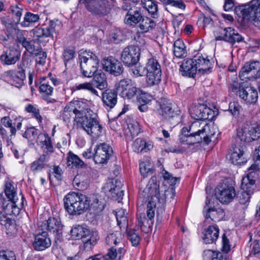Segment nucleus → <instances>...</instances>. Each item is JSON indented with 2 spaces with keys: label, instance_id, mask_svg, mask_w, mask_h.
I'll use <instances>...</instances> for the list:
<instances>
[{
  "label": "nucleus",
  "instance_id": "obj_62",
  "mask_svg": "<svg viewBox=\"0 0 260 260\" xmlns=\"http://www.w3.org/2000/svg\"><path fill=\"white\" fill-rule=\"evenodd\" d=\"M40 146L45 153H52L54 152V148L50 137L48 138V140L47 139Z\"/></svg>",
  "mask_w": 260,
  "mask_h": 260
},
{
  "label": "nucleus",
  "instance_id": "obj_18",
  "mask_svg": "<svg viewBox=\"0 0 260 260\" xmlns=\"http://www.w3.org/2000/svg\"><path fill=\"white\" fill-rule=\"evenodd\" d=\"M234 187L225 183L219 184L215 189V196L221 203H229L232 202L236 196Z\"/></svg>",
  "mask_w": 260,
  "mask_h": 260
},
{
  "label": "nucleus",
  "instance_id": "obj_54",
  "mask_svg": "<svg viewBox=\"0 0 260 260\" xmlns=\"http://www.w3.org/2000/svg\"><path fill=\"white\" fill-rule=\"evenodd\" d=\"M110 39L111 42L118 44L124 39V37L120 30L115 29L111 32Z\"/></svg>",
  "mask_w": 260,
  "mask_h": 260
},
{
  "label": "nucleus",
  "instance_id": "obj_19",
  "mask_svg": "<svg viewBox=\"0 0 260 260\" xmlns=\"http://www.w3.org/2000/svg\"><path fill=\"white\" fill-rule=\"evenodd\" d=\"M101 63L103 70L111 75L118 76L123 72V67L121 62L115 57L110 56L102 60Z\"/></svg>",
  "mask_w": 260,
  "mask_h": 260
},
{
  "label": "nucleus",
  "instance_id": "obj_50",
  "mask_svg": "<svg viewBox=\"0 0 260 260\" xmlns=\"http://www.w3.org/2000/svg\"><path fill=\"white\" fill-rule=\"evenodd\" d=\"M40 19L39 15L26 12L24 15V20L20 24L23 27H28L38 22Z\"/></svg>",
  "mask_w": 260,
  "mask_h": 260
},
{
  "label": "nucleus",
  "instance_id": "obj_46",
  "mask_svg": "<svg viewBox=\"0 0 260 260\" xmlns=\"http://www.w3.org/2000/svg\"><path fill=\"white\" fill-rule=\"evenodd\" d=\"M48 158L46 154H43L38 159L31 163V170L34 172L42 171L46 165Z\"/></svg>",
  "mask_w": 260,
  "mask_h": 260
},
{
  "label": "nucleus",
  "instance_id": "obj_40",
  "mask_svg": "<svg viewBox=\"0 0 260 260\" xmlns=\"http://www.w3.org/2000/svg\"><path fill=\"white\" fill-rule=\"evenodd\" d=\"M246 85L247 84L245 82L242 81L241 79L236 78L232 80L229 86V90L240 98V95L246 88Z\"/></svg>",
  "mask_w": 260,
  "mask_h": 260
},
{
  "label": "nucleus",
  "instance_id": "obj_31",
  "mask_svg": "<svg viewBox=\"0 0 260 260\" xmlns=\"http://www.w3.org/2000/svg\"><path fill=\"white\" fill-rule=\"evenodd\" d=\"M219 229L215 224L209 225L203 233V240L206 244H211L215 242L219 237Z\"/></svg>",
  "mask_w": 260,
  "mask_h": 260
},
{
  "label": "nucleus",
  "instance_id": "obj_6",
  "mask_svg": "<svg viewBox=\"0 0 260 260\" xmlns=\"http://www.w3.org/2000/svg\"><path fill=\"white\" fill-rule=\"evenodd\" d=\"M235 11L242 20L260 22V0H252L247 5L236 7Z\"/></svg>",
  "mask_w": 260,
  "mask_h": 260
},
{
  "label": "nucleus",
  "instance_id": "obj_8",
  "mask_svg": "<svg viewBox=\"0 0 260 260\" xmlns=\"http://www.w3.org/2000/svg\"><path fill=\"white\" fill-rule=\"evenodd\" d=\"M107 87L108 83L106 76L104 73H100L95 75L91 81L76 85L73 88L74 90L86 89L92 94L96 96H99L95 88L100 90H104L106 89Z\"/></svg>",
  "mask_w": 260,
  "mask_h": 260
},
{
  "label": "nucleus",
  "instance_id": "obj_58",
  "mask_svg": "<svg viewBox=\"0 0 260 260\" xmlns=\"http://www.w3.org/2000/svg\"><path fill=\"white\" fill-rule=\"evenodd\" d=\"M127 129L132 137L137 136L140 131L139 124L136 121H133L127 124Z\"/></svg>",
  "mask_w": 260,
  "mask_h": 260
},
{
  "label": "nucleus",
  "instance_id": "obj_48",
  "mask_svg": "<svg viewBox=\"0 0 260 260\" xmlns=\"http://www.w3.org/2000/svg\"><path fill=\"white\" fill-rule=\"evenodd\" d=\"M72 237L76 239H81L82 240L86 235L89 233V229L78 225L74 226L70 231Z\"/></svg>",
  "mask_w": 260,
  "mask_h": 260
},
{
  "label": "nucleus",
  "instance_id": "obj_24",
  "mask_svg": "<svg viewBox=\"0 0 260 260\" xmlns=\"http://www.w3.org/2000/svg\"><path fill=\"white\" fill-rule=\"evenodd\" d=\"M192 59L199 73L203 74L211 72L210 70L213 67V61L207 54L198 53Z\"/></svg>",
  "mask_w": 260,
  "mask_h": 260
},
{
  "label": "nucleus",
  "instance_id": "obj_59",
  "mask_svg": "<svg viewBox=\"0 0 260 260\" xmlns=\"http://www.w3.org/2000/svg\"><path fill=\"white\" fill-rule=\"evenodd\" d=\"M39 135L38 130L34 127L28 128L23 134V137L29 140L30 141H33L36 139L37 136Z\"/></svg>",
  "mask_w": 260,
  "mask_h": 260
},
{
  "label": "nucleus",
  "instance_id": "obj_17",
  "mask_svg": "<svg viewBox=\"0 0 260 260\" xmlns=\"http://www.w3.org/2000/svg\"><path fill=\"white\" fill-rule=\"evenodd\" d=\"M191 117L197 120H211L213 111L209 108L202 104L192 105L189 109Z\"/></svg>",
  "mask_w": 260,
  "mask_h": 260
},
{
  "label": "nucleus",
  "instance_id": "obj_30",
  "mask_svg": "<svg viewBox=\"0 0 260 260\" xmlns=\"http://www.w3.org/2000/svg\"><path fill=\"white\" fill-rule=\"evenodd\" d=\"M179 70L183 76L193 77L197 72V67L192 58L186 59L182 61Z\"/></svg>",
  "mask_w": 260,
  "mask_h": 260
},
{
  "label": "nucleus",
  "instance_id": "obj_64",
  "mask_svg": "<svg viewBox=\"0 0 260 260\" xmlns=\"http://www.w3.org/2000/svg\"><path fill=\"white\" fill-rule=\"evenodd\" d=\"M0 260H16L15 253L12 251H0Z\"/></svg>",
  "mask_w": 260,
  "mask_h": 260
},
{
  "label": "nucleus",
  "instance_id": "obj_53",
  "mask_svg": "<svg viewBox=\"0 0 260 260\" xmlns=\"http://www.w3.org/2000/svg\"><path fill=\"white\" fill-rule=\"evenodd\" d=\"M253 159L257 165L252 164L248 170L249 171L252 172V174H255L256 173L254 171L258 168L257 166L260 165V146L255 149Z\"/></svg>",
  "mask_w": 260,
  "mask_h": 260
},
{
  "label": "nucleus",
  "instance_id": "obj_56",
  "mask_svg": "<svg viewBox=\"0 0 260 260\" xmlns=\"http://www.w3.org/2000/svg\"><path fill=\"white\" fill-rule=\"evenodd\" d=\"M105 204L102 201H100L96 197L92 198V202L90 203V208H92L96 212L102 211L105 208Z\"/></svg>",
  "mask_w": 260,
  "mask_h": 260
},
{
  "label": "nucleus",
  "instance_id": "obj_9",
  "mask_svg": "<svg viewBox=\"0 0 260 260\" xmlns=\"http://www.w3.org/2000/svg\"><path fill=\"white\" fill-rule=\"evenodd\" d=\"M252 172H250L242 180L241 188L242 191L238 194V198L240 204L247 207L249 203L251 194L255 188V181L252 178Z\"/></svg>",
  "mask_w": 260,
  "mask_h": 260
},
{
  "label": "nucleus",
  "instance_id": "obj_12",
  "mask_svg": "<svg viewBox=\"0 0 260 260\" xmlns=\"http://www.w3.org/2000/svg\"><path fill=\"white\" fill-rule=\"evenodd\" d=\"M63 225L59 219L54 217L38 223V229L42 231H47L52 233L55 239L60 240L62 237Z\"/></svg>",
  "mask_w": 260,
  "mask_h": 260
},
{
  "label": "nucleus",
  "instance_id": "obj_7",
  "mask_svg": "<svg viewBox=\"0 0 260 260\" xmlns=\"http://www.w3.org/2000/svg\"><path fill=\"white\" fill-rule=\"evenodd\" d=\"M86 9L93 16L103 17L107 15L111 10L108 0H80Z\"/></svg>",
  "mask_w": 260,
  "mask_h": 260
},
{
  "label": "nucleus",
  "instance_id": "obj_4",
  "mask_svg": "<svg viewBox=\"0 0 260 260\" xmlns=\"http://www.w3.org/2000/svg\"><path fill=\"white\" fill-rule=\"evenodd\" d=\"M106 243L110 248L103 256L104 260H121L126 251L121 232L115 231L109 234L106 238Z\"/></svg>",
  "mask_w": 260,
  "mask_h": 260
},
{
  "label": "nucleus",
  "instance_id": "obj_49",
  "mask_svg": "<svg viewBox=\"0 0 260 260\" xmlns=\"http://www.w3.org/2000/svg\"><path fill=\"white\" fill-rule=\"evenodd\" d=\"M126 210L120 209L115 211V215L117 219V224L120 229L122 227L127 228L128 224V220L127 217Z\"/></svg>",
  "mask_w": 260,
  "mask_h": 260
},
{
  "label": "nucleus",
  "instance_id": "obj_29",
  "mask_svg": "<svg viewBox=\"0 0 260 260\" xmlns=\"http://www.w3.org/2000/svg\"><path fill=\"white\" fill-rule=\"evenodd\" d=\"M198 126V123H193L190 126V134L186 137H180L179 140L181 143H186L188 145H193L202 142V138L200 137L198 130L196 131V127Z\"/></svg>",
  "mask_w": 260,
  "mask_h": 260
},
{
  "label": "nucleus",
  "instance_id": "obj_25",
  "mask_svg": "<svg viewBox=\"0 0 260 260\" xmlns=\"http://www.w3.org/2000/svg\"><path fill=\"white\" fill-rule=\"evenodd\" d=\"M21 56V52L14 47H9L3 51L0 56V61L4 65L14 64Z\"/></svg>",
  "mask_w": 260,
  "mask_h": 260
},
{
  "label": "nucleus",
  "instance_id": "obj_32",
  "mask_svg": "<svg viewBox=\"0 0 260 260\" xmlns=\"http://www.w3.org/2000/svg\"><path fill=\"white\" fill-rule=\"evenodd\" d=\"M117 93L114 89H107L102 93V101L105 106L113 108L117 103Z\"/></svg>",
  "mask_w": 260,
  "mask_h": 260
},
{
  "label": "nucleus",
  "instance_id": "obj_36",
  "mask_svg": "<svg viewBox=\"0 0 260 260\" xmlns=\"http://www.w3.org/2000/svg\"><path fill=\"white\" fill-rule=\"evenodd\" d=\"M158 2L155 0H141V4L148 12L153 18H157L159 14L158 12Z\"/></svg>",
  "mask_w": 260,
  "mask_h": 260
},
{
  "label": "nucleus",
  "instance_id": "obj_37",
  "mask_svg": "<svg viewBox=\"0 0 260 260\" xmlns=\"http://www.w3.org/2000/svg\"><path fill=\"white\" fill-rule=\"evenodd\" d=\"M83 237L82 240L84 243V248L86 250H90L96 244L99 240V236L97 232H90Z\"/></svg>",
  "mask_w": 260,
  "mask_h": 260
},
{
  "label": "nucleus",
  "instance_id": "obj_55",
  "mask_svg": "<svg viewBox=\"0 0 260 260\" xmlns=\"http://www.w3.org/2000/svg\"><path fill=\"white\" fill-rule=\"evenodd\" d=\"M127 237L134 246H137L139 245L140 237L138 233L135 230H129L127 231Z\"/></svg>",
  "mask_w": 260,
  "mask_h": 260
},
{
  "label": "nucleus",
  "instance_id": "obj_27",
  "mask_svg": "<svg viewBox=\"0 0 260 260\" xmlns=\"http://www.w3.org/2000/svg\"><path fill=\"white\" fill-rule=\"evenodd\" d=\"M123 186L122 182L117 179H113L107 184V194L114 200H121L124 194L121 188Z\"/></svg>",
  "mask_w": 260,
  "mask_h": 260
},
{
  "label": "nucleus",
  "instance_id": "obj_35",
  "mask_svg": "<svg viewBox=\"0 0 260 260\" xmlns=\"http://www.w3.org/2000/svg\"><path fill=\"white\" fill-rule=\"evenodd\" d=\"M258 92L253 87L247 86L243 93L240 95V98L247 104H254L258 99Z\"/></svg>",
  "mask_w": 260,
  "mask_h": 260
},
{
  "label": "nucleus",
  "instance_id": "obj_52",
  "mask_svg": "<svg viewBox=\"0 0 260 260\" xmlns=\"http://www.w3.org/2000/svg\"><path fill=\"white\" fill-rule=\"evenodd\" d=\"M40 92L46 96L50 95L52 94L53 88L47 81L46 82L45 79L40 82V85L39 87Z\"/></svg>",
  "mask_w": 260,
  "mask_h": 260
},
{
  "label": "nucleus",
  "instance_id": "obj_42",
  "mask_svg": "<svg viewBox=\"0 0 260 260\" xmlns=\"http://www.w3.org/2000/svg\"><path fill=\"white\" fill-rule=\"evenodd\" d=\"M152 148L153 145L151 142H146L145 140L141 138L136 139L133 144V150L137 153L147 152Z\"/></svg>",
  "mask_w": 260,
  "mask_h": 260
},
{
  "label": "nucleus",
  "instance_id": "obj_20",
  "mask_svg": "<svg viewBox=\"0 0 260 260\" xmlns=\"http://www.w3.org/2000/svg\"><path fill=\"white\" fill-rule=\"evenodd\" d=\"M112 154L113 149L109 144L101 143L94 148L93 160L95 164H106Z\"/></svg>",
  "mask_w": 260,
  "mask_h": 260
},
{
  "label": "nucleus",
  "instance_id": "obj_13",
  "mask_svg": "<svg viewBox=\"0 0 260 260\" xmlns=\"http://www.w3.org/2000/svg\"><path fill=\"white\" fill-rule=\"evenodd\" d=\"M60 25L57 21L51 20L48 25L42 27H36L32 30L33 37L39 41H42L43 39L51 37L54 35H56L59 31Z\"/></svg>",
  "mask_w": 260,
  "mask_h": 260
},
{
  "label": "nucleus",
  "instance_id": "obj_38",
  "mask_svg": "<svg viewBox=\"0 0 260 260\" xmlns=\"http://www.w3.org/2000/svg\"><path fill=\"white\" fill-rule=\"evenodd\" d=\"M202 140H203L206 144H208L212 141V138L215 134L213 126L209 124L205 125L201 129H198Z\"/></svg>",
  "mask_w": 260,
  "mask_h": 260
},
{
  "label": "nucleus",
  "instance_id": "obj_60",
  "mask_svg": "<svg viewBox=\"0 0 260 260\" xmlns=\"http://www.w3.org/2000/svg\"><path fill=\"white\" fill-rule=\"evenodd\" d=\"M1 123L5 127H9L10 128L11 136H15L16 132V128L13 126L12 120L8 116H5L2 118L1 120Z\"/></svg>",
  "mask_w": 260,
  "mask_h": 260
},
{
  "label": "nucleus",
  "instance_id": "obj_61",
  "mask_svg": "<svg viewBox=\"0 0 260 260\" xmlns=\"http://www.w3.org/2000/svg\"><path fill=\"white\" fill-rule=\"evenodd\" d=\"M38 53L35 54L34 55L37 57L36 61L38 64L44 65L46 62L47 57V53L42 51V48H39V50L37 51Z\"/></svg>",
  "mask_w": 260,
  "mask_h": 260
},
{
  "label": "nucleus",
  "instance_id": "obj_16",
  "mask_svg": "<svg viewBox=\"0 0 260 260\" xmlns=\"http://www.w3.org/2000/svg\"><path fill=\"white\" fill-rule=\"evenodd\" d=\"M141 55L140 48L134 45H129L124 48L121 54V60L127 66L136 64Z\"/></svg>",
  "mask_w": 260,
  "mask_h": 260
},
{
  "label": "nucleus",
  "instance_id": "obj_21",
  "mask_svg": "<svg viewBox=\"0 0 260 260\" xmlns=\"http://www.w3.org/2000/svg\"><path fill=\"white\" fill-rule=\"evenodd\" d=\"M117 90L122 97L128 99L133 98L140 91V89L137 88L134 85V82L129 79L121 80L118 83Z\"/></svg>",
  "mask_w": 260,
  "mask_h": 260
},
{
  "label": "nucleus",
  "instance_id": "obj_43",
  "mask_svg": "<svg viewBox=\"0 0 260 260\" xmlns=\"http://www.w3.org/2000/svg\"><path fill=\"white\" fill-rule=\"evenodd\" d=\"M67 165L71 168H85L86 164L76 154L70 152L68 153Z\"/></svg>",
  "mask_w": 260,
  "mask_h": 260
},
{
  "label": "nucleus",
  "instance_id": "obj_51",
  "mask_svg": "<svg viewBox=\"0 0 260 260\" xmlns=\"http://www.w3.org/2000/svg\"><path fill=\"white\" fill-rule=\"evenodd\" d=\"M5 192L8 199L18 200L16 191L11 182H7L6 183Z\"/></svg>",
  "mask_w": 260,
  "mask_h": 260
},
{
  "label": "nucleus",
  "instance_id": "obj_26",
  "mask_svg": "<svg viewBox=\"0 0 260 260\" xmlns=\"http://www.w3.org/2000/svg\"><path fill=\"white\" fill-rule=\"evenodd\" d=\"M21 197V202L20 206L18 205V201L16 200H6L4 203L3 209L1 211L6 215H14L15 216L18 215L21 210V208L23 207L24 205V197L21 193L20 194Z\"/></svg>",
  "mask_w": 260,
  "mask_h": 260
},
{
  "label": "nucleus",
  "instance_id": "obj_44",
  "mask_svg": "<svg viewBox=\"0 0 260 260\" xmlns=\"http://www.w3.org/2000/svg\"><path fill=\"white\" fill-rule=\"evenodd\" d=\"M4 213H3L2 211L0 214V224L4 225L6 228L8 233L11 234L16 232V223L15 221L7 216Z\"/></svg>",
  "mask_w": 260,
  "mask_h": 260
},
{
  "label": "nucleus",
  "instance_id": "obj_2",
  "mask_svg": "<svg viewBox=\"0 0 260 260\" xmlns=\"http://www.w3.org/2000/svg\"><path fill=\"white\" fill-rule=\"evenodd\" d=\"M155 180L151 178L147 184L144 191L147 193L148 197L150 198L147 206V216L150 222L145 217L144 213H140L138 217L139 224L142 227L145 226L150 228L153 224L152 220L154 218L156 208V202L164 204L166 202V192L160 193L159 189V185L154 182Z\"/></svg>",
  "mask_w": 260,
  "mask_h": 260
},
{
  "label": "nucleus",
  "instance_id": "obj_28",
  "mask_svg": "<svg viewBox=\"0 0 260 260\" xmlns=\"http://www.w3.org/2000/svg\"><path fill=\"white\" fill-rule=\"evenodd\" d=\"M51 245L50 238L46 231L37 234L32 243L34 248L37 251H43L49 248Z\"/></svg>",
  "mask_w": 260,
  "mask_h": 260
},
{
  "label": "nucleus",
  "instance_id": "obj_23",
  "mask_svg": "<svg viewBox=\"0 0 260 260\" xmlns=\"http://www.w3.org/2000/svg\"><path fill=\"white\" fill-rule=\"evenodd\" d=\"M3 78L7 82L18 88L22 87L26 76L24 70L19 71H7L3 74Z\"/></svg>",
  "mask_w": 260,
  "mask_h": 260
},
{
  "label": "nucleus",
  "instance_id": "obj_5",
  "mask_svg": "<svg viewBox=\"0 0 260 260\" xmlns=\"http://www.w3.org/2000/svg\"><path fill=\"white\" fill-rule=\"evenodd\" d=\"M79 59L82 75L85 77H92L98 71L99 59L92 52H84L80 54Z\"/></svg>",
  "mask_w": 260,
  "mask_h": 260
},
{
  "label": "nucleus",
  "instance_id": "obj_10",
  "mask_svg": "<svg viewBox=\"0 0 260 260\" xmlns=\"http://www.w3.org/2000/svg\"><path fill=\"white\" fill-rule=\"evenodd\" d=\"M147 81L150 85L158 84L161 81V66L158 60L154 58L148 59L146 66Z\"/></svg>",
  "mask_w": 260,
  "mask_h": 260
},
{
  "label": "nucleus",
  "instance_id": "obj_39",
  "mask_svg": "<svg viewBox=\"0 0 260 260\" xmlns=\"http://www.w3.org/2000/svg\"><path fill=\"white\" fill-rule=\"evenodd\" d=\"M246 125L248 138H249V142L257 140L260 138V124L257 123L247 124Z\"/></svg>",
  "mask_w": 260,
  "mask_h": 260
},
{
  "label": "nucleus",
  "instance_id": "obj_1",
  "mask_svg": "<svg viewBox=\"0 0 260 260\" xmlns=\"http://www.w3.org/2000/svg\"><path fill=\"white\" fill-rule=\"evenodd\" d=\"M68 105L75 114L76 122L88 135L94 139L98 138L101 135L103 127L97 119L96 114L89 110L83 101H72Z\"/></svg>",
  "mask_w": 260,
  "mask_h": 260
},
{
  "label": "nucleus",
  "instance_id": "obj_22",
  "mask_svg": "<svg viewBox=\"0 0 260 260\" xmlns=\"http://www.w3.org/2000/svg\"><path fill=\"white\" fill-rule=\"evenodd\" d=\"M240 78L257 79L260 77V62L253 61L246 62L239 73Z\"/></svg>",
  "mask_w": 260,
  "mask_h": 260
},
{
  "label": "nucleus",
  "instance_id": "obj_34",
  "mask_svg": "<svg viewBox=\"0 0 260 260\" xmlns=\"http://www.w3.org/2000/svg\"><path fill=\"white\" fill-rule=\"evenodd\" d=\"M243 155L244 147L240 145H236L233 148V150L230 155V160L234 165H241L246 161Z\"/></svg>",
  "mask_w": 260,
  "mask_h": 260
},
{
  "label": "nucleus",
  "instance_id": "obj_47",
  "mask_svg": "<svg viewBox=\"0 0 260 260\" xmlns=\"http://www.w3.org/2000/svg\"><path fill=\"white\" fill-rule=\"evenodd\" d=\"M63 121L69 125L72 122H76V118H75V114L74 111L71 109L68 104L64 108L63 110L60 115Z\"/></svg>",
  "mask_w": 260,
  "mask_h": 260
},
{
  "label": "nucleus",
  "instance_id": "obj_14",
  "mask_svg": "<svg viewBox=\"0 0 260 260\" xmlns=\"http://www.w3.org/2000/svg\"><path fill=\"white\" fill-rule=\"evenodd\" d=\"M216 41H224L232 44L243 41V37L232 27L219 28L214 32Z\"/></svg>",
  "mask_w": 260,
  "mask_h": 260
},
{
  "label": "nucleus",
  "instance_id": "obj_41",
  "mask_svg": "<svg viewBox=\"0 0 260 260\" xmlns=\"http://www.w3.org/2000/svg\"><path fill=\"white\" fill-rule=\"evenodd\" d=\"M173 53L178 58H183L187 56L186 46L182 40L179 39L174 42Z\"/></svg>",
  "mask_w": 260,
  "mask_h": 260
},
{
  "label": "nucleus",
  "instance_id": "obj_57",
  "mask_svg": "<svg viewBox=\"0 0 260 260\" xmlns=\"http://www.w3.org/2000/svg\"><path fill=\"white\" fill-rule=\"evenodd\" d=\"M137 94H139L137 99L140 103L149 104L153 99L151 95L141 89L140 91L137 92Z\"/></svg>",
  "mask_w": 260,
  "mask_h": 260
},
{
  "label": "nucleus",
  "instance_id": "obj_33",
  "mask_svg": "<svg viewBox=\"0 0 260 260\" xmlns=\"http://www.w3.org/2000/svg\"><path fill=\"white\" fill-rule=\"evenodd\" d=\"M143 17L142 10L141 8L134 7L127 12L125 17V22L130 25L139 23Z\"/></svg>",
  "mask_w": 260,
  "mask_h": 260
},
{
  "label": "nucleus",
  "instance_id": "obj_63",
  "mask_svg": "<svg viewBox=\"0 0 260 260\" xmlns=\"http://www.w3.org/2000/svg\"><path fill=\"white\" fill-rule=\"evenodd\" d=\"M241 109V107L238 102H233L229 104V110L233 116H238Z\"/></svg>",
  "mask_w": 260,
  "mask_h": 260
},
{
  "label": "nucleus",
  "instance_id": "obj_3",
  "mask_svg": "<svg viewBox=\"0 0 260 260\" xmlns=\"http://www.w3.org/2000/svg\"><path fill=\"white\" fill-rule=\"evenodd\" d=\"M66 210L71 215H80L90 208L91 201L86 195L72 192L63 199Z\"/></svg>",
  "mask_w": 260,
  "mask_h": 260
},
{
  "label": "nucleus",
  "instance_id": "obj_45",
  "mask_svg": "<svg viewBox=\"0 0 260 260\" xmlns=\"http://www.w3.org/2000/svg\"><path fill=\"white\" fill-rule=\"evenodd\" d=\"M139 23V28L143 33L149 31L156 26L155 21L146 16H143Z\"/></svg>",
  "mask_w": 260,
  "mask_h": 260
},
{
  "label": "nucleus",
  "instance_id": "obj_11",
  "mask_svg": "<svg viewBox=\"0 0 260 260\" xmlns=\"http://www.w3.org/2000/svg\"><path fill=\"white\" fill-rule=\"evenodd\" d=\"M211 199L207 197L206 205L204 208L203 214L205 217L204 223H210L211 221L217 222L220 221L224 216L223 210L218 206H213Z\"/></svg>",
  "mask_w": 260,
  "mask_h": 260
},
{
  "label": "nucleus",
  "instance_id": "obj_15",
  "mask_svg": "<svg viewBox=\"0 0 260 260\" xmlns=\"http://www.w3.org/2000/svg\"><path fill=\"white\" fill-rule=\"evenodd\" d=\"M159 108L158 109L162 119L171 121L179 115L180 111L168 100L160 99L159 101Z\"/></svg>",
  "mask_w": 260,
  "mask_h": 260
}]
</instances>
